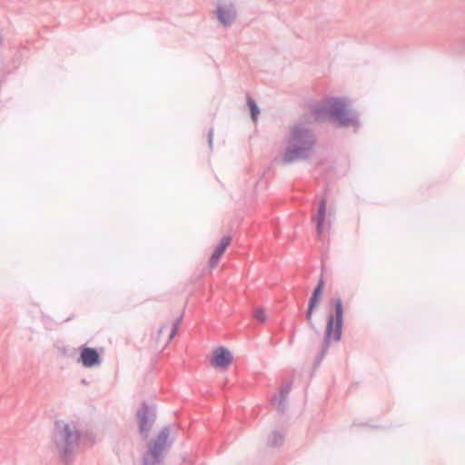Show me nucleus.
I'll use <instances>...</instances> for the list:
<instances>
[{
    "label": "nucleus",
    "instance_id": "5",
    "mask_svg": "<svg viewBox=\"0 0 465 465\" xmlns=\"http://www.w3.org/2000/svg\"><path fill=\"white\" fill-rule=\"evenodd\" d=\"M173 445L171 430L164 426L156 437L147 443V451L143 457L142 465H159L163 462Z\"/></svg>",
    "mask_w": 465,
    "mask_h": 465
},
{
    "label": "nucleus",
    "instance_id": "9",
    "mask_svg": "<svg viewBox=\"0 0 465 465\" xmlns=\"http://www.w3.org/2000/svg\"><path fill=\"white\" fill-rule=\"evenodd\" d=\"M232 360V352L227 348L221 346L213 351L211 364L216 368L226 369Z\"/></svg>",
    "mask_w": 465,
    "mask_h": 465
},
{
    "label": "nucleus",
    "instance_id": "20",
    "mask_svg": "<svg viewBox=\"0 0 465 465\" xmlns=\"http://www.w3.org/2000/svg\"><path fill=\"white\" fill-rule=\"evenodd\" d=\"M164 328H165V326H164V325H162V326L159 328V330H158V334H161V333L163 331Z\"/></svg>",
    "mask_w": 465,
    "mask_h": 465
},
{
    "label": "nucleus",
    "instance_id": "8",
    "mask_svg": "<svg viewBox=\"0 0 465 465\" xmlns=\"http://www.w3.org/2000/svg\"><path fill=\"white\" fill-rule=\"evenodd\" d=\"M292 382L287 381L282 384L279 390V395H274L272 398V403L276 406L277 411L282 415L286 412L288 409V395L292 390Z\"/></svg>",
    "mask_w": 465,
    "mask_h": 465
},
{
    "label": "nucleus",
    "instance_id": "13",
    "mask_svg": "<svg viewBox=\"0 0 465 465\" xmlns=\"http://www.w3.org/2000/svg\"><path fill=\"white\" fill-rule=\"evenodd\" d=\"M324 288V280L323 276L322 275L320 280L318 281L317 285L315 286L314 290L312 291V296L309 300V303L317 305L320 302L322 292Z\"/></svg>",
    "mask_w": 465,
    "mask_h": 465
},
{
    "label": "nucleus",
    "instance_id": "4",
    "mask_svg": "<svg viewBox=\"0 0 465 465\" xmlns=\"http://www.w3.org/2000/svg\"><path fill=\"white\" fill-rule=\"evenodd\" d=\"M334 312L330 313L327 318L326 329L324 331L322 348L318 355L315 357L313 367L318 368L326 354L328 353L331 340L339 341L341 339L343 326V305L340 297L331 301Z\"/></svg>",
    "mask_w": 465,
    "mask_h": 465
},
{
    "label": "nucleus",
    "instance_id": "22",
    "mask_svg": "<svg viewBox=\"0 0 465 465\" xmlns=\"http://www.w3.org/2000/svg\"><path fill=\"white\" fill-rule=\"evenodd\" d=\"M293 341V334L292 335V337L290 338V341H289V343L292 344Z\"/></svg>",
    "mask_w": 465,
    "mask_h": 465
},
{
    "label": "nucleus",
    "instance_id": "16",
    "mask_svg": "<svg viewBox=\"0 0 465 465\" xmlns=\"http://www.w3.org/2000/svg\"><path fill=\"white\" fill-rule=\"evenodd\" d=\"M316 308H317V305L308 303V309L306 312V319H307L308 324H309L310 328L315 331H317V330L315 328L314 322H312V313Z\"/></svg>",
    "mask_w": 465,
    "mask_h": 465
},
{
    "label": "nucleus",
    "instance_id": "19",
    "mask_svg": "<svg viewBox=\"0 0 465 465\" xmlns=\"http://www.w3.org/2000/svg\"><path fill=\"white\" fill-rule=\"evenodd\" d=\"M213 129L211 128L208 132V143H209V147L211 149L213 148Z\"/></svg>",
    "mask_w": 465,
    "mask_h": 465
},
{
    "label": "nucleus",
    "instance_id": "14",
    "mask_svg": "<svg viewBox=\"0 0 465 465\" xmlns=\"http://www.w3.org/2000/svg\"><path fill=\"white\" fill-rule=\"evenodd\" d=\"M283 442L284 435L279 430H274L272 435L269 436L267 445L272 448H278L282 446Z\"/></svg>",
    "mask_w": 465,
    "mask_h": 465
},
{
    "label": "nucleus",
    "instance_id": "10",
    "mask_svg": "<svg viewBox=\"0 0 465 465\" xmlns=\"http://www.w3.org/2000/svg\"><path fill=\"white\" fill-rule=\"evenodd\" d=\"M216 15L219 22L224 27H230L235 21L236 8L232 4L218 5L216 9Z\"/></svg>",
    "mask_w": 465,
    "mask_h": 465
},
{
    "label": "nucleus",
    "instance_id": "23",
    "mask_svg": "<svg viewBox=\"0 0 465 465\" xmlns=\"http://www.w3.org/2000/svg\"><path fill=\"white\" fill-rule=\"evenodd\" d=\"M2 44H3V38H2V36L0 35V45H2Z\"/></svg>",
    "mask_w": 465,
    "mask_h": 465
},
{
    "label": "nucleus",
    "instance_id": "21",
    "mask_svg": "<svg viewBox=\"0 0 465 465\" xmlns=\"http://www.w3.org/2000/svg\"><path fill=\"white\" fill-rule=\"evenodd\" d=\"M74 317V314H73V315H71L70 317L66 318L64 322H69V321H71Z\"/></svg>",
    "mask_w": 465,
    "mask_h": 465
},
{
    "label": "nucleus",
    "instance_id": "2",
    "mask_svg": "<svg viewBox=\"0 0 465 465\" xmlns=\"http://www.w3.org/2000/svg\"><path fill=\"white\" fill-rule=\"evenodd\" d=\"M53 438L61 460L65 463L73 462L80 440V431L76 425L61 420H55Z\"/></svg>",
    "mask_w": 465,
    "mask_h": 465
},
{
    "label": "nucleus",
    "instance_id": "6",
    "mask_svg": "<svg viewBox=\"0 0 465 465\" xmlns=\"http://www.w3.org/2000/svg\"><path fill=\"white\" fill-rule=\"evenodd\" d=\"M138 425V432L142 440H146L149 438L150 431L156 420V408L153 404H147L145 401L141 403L140 408L135 413Z\"/></svg>",
    "mask_w": 465,
    "mask_h": 465
},
{
    "label": "nucleus",
    "instance_id": "17",
    "mask_svg": "<svg viewBox=\"0 0 465 465\" xmlns=\"http://www.w3.org/2000/svg\"><path fill=\"white\" fill-rule=\"evenodd\" d=\"M253 317L259 322H264L267 319L266 313H265L264 310L262 308L255 309V311L253 312Z\"/></svg>",
    "mask_w": 465,
    "mask_h": 465
},
{
    "label": "nucleus",
    "instance_id": "7",
    "mask_svg": "<svg viewBox=\"0 0 465 465\" xmlns=\"http://www.w3.org/2000/svg\"><path fill=\"white\" fill-rule=\"evenodd\" d=\"M78 361L81 362L84 367L92 368L99 366L102 362V358L97 349L83 346L81 348Z\"/></svg>",
    "mask_w": 465,
    "mask_h": 465
},
{
    "label": "nucleus",
    "instance_id": "3",
    "mask_svg": "<svg viewBox=\"0 0 465 465\" xmlns=\"http://www.w3.org/2000/svg\"><path fill=\"white\" fill-rule=\"evenodd\" d=\"M316 115L328 114L333 119L339 127H352L356 133L361 127L359 114L346 107V104L337 97H330L324 100L323 104L314 110Z\"/></svg>",
    "mask_w": 465,
    "mask_h": 465
},
{
    "label": "nucleus",
    "instance_id": "18",
    "mask_svg": "<svg viewBox=\"0 0 465 465\" xmlns=\"http://www.w3.org/2000/svg\"><path fill=\"white\" fill-rule=\"evenodd\" d=\"M183 316H180L175 320V322L173 323L172 330L169 335V341L173 340L175 336L181 323H182Z\"/></svg>",
    "mask_w": 465,
    "mask_h": 465
},
{
    "label": "nucleus",
    "instance_id": "11",
    "mask_svg": "<svg viewBox=\"0 0 465 465\" xmlns=\"http://www.w3.org/2000/svg\"><path fill=\"white\" fill-rule=\"evenodd\" d=\"M231 242V237L224 236L222 238L220 243L217 245L215 250L213 251L210 260H209V265L211 268L216 267L218 264L222 255L226 251L227 247L229 246Z\"/></svg>",
    "mask_w": 465,
    "mask_h": 465
},
{
    "label": "nucleus",
    "instance_id": "1",
    "mask_svg": "<svg viewBox=\"0 0 465 465\" xmlns=\"http://www.w3.org/2000/svg\"><path fill=\"white\" fill-rule=\"evenodd\" d=\"M288 146L281 158L284 165L292 163L298 160H306L313 148L316 138L312 132L302 125H295L291 131L287 139Z\"/></svg>",
    "mask_w": 465,
    "mask_h": 465
},
{
    "label": "nucleus",
    "instance_id": "12",
    "mask_svg": "<svg viewBox=\"0 0 465 465\" xmlns=\"http://www.w3.org/2000/svg\"><path fill=\"white\" fill-rule=\"evenodd\" d=\"M326 216V199L322 198L319 203L317 217H316V230L317 233L321 234L323 231V223Z\"/></svg>",
    "mask_w": 465,
    "mask_h": 465
},
{
    "label": "nucleus",
    "instance_id": "15",
    "mask_svg": "<svg viewBox=\"0 0 465 465\" xmlns=\"http://www.w3.org/2000/svg\"><path fill=\"white\" fill-rule=\"evenodd\" d=\"M247 105L250 109L252 120L256 121L261 111L256 102L250 95H247Z\"/></svg>",
    "mask_w": 465,
    "mask_h": 465
}]
</instances>
